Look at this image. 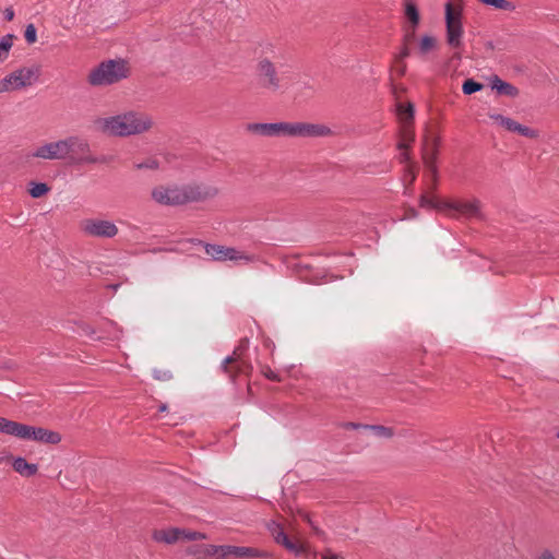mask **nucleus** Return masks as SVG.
I'll return each mask as SVG.
<instances>
[{"label":"nucleus","instance_id":"nucleus-32","mask_svg":"<svg viewBox=\"0 0 559 559\" xmlns=\"http://www.w3.org/2000/svg\"><path fill=\"white\" fill-rule=\"evenodd\" d=\"M181 539L185 540H201L207 538L206 534L195 531L181 530Z\"/></svg>","mask_w":559,"mask_h":559},{"label":"nucleus","instance_id":"nucleus-21","mask_svg":"<svg viewBox=\"0 0 559 559\" xmlns=\"http://www.w3.org/2000/svg\"><path fill=\"white\" fill-rule=\"evenodd\" d=\"M438 145L439 142L437 138L426 140L423 147V160L425 165L429 164V162L436 163Z\"/></svg>","mask_w":559,"mask_h":559},{"label":"nucleus","instance_id":"nucleus-7","mask_svg":"<svg viewBox=\"0 0 559 559\" xmlns=\"http://www.w3.org/2000/svg\"><path fill=\"white\" fill-rule=\"evenodd\" d=\"M445 41L452 49L463 45V4L461 0H448L444 4Z\"/></svg>","mask_w":559,"mask_h":559},{"label":"nucleus","instance_id":"nucleus-34","mask_svg":"<svg viewBox=\"0 0 559 559\" xmlns=\"http://www.w3.org/2000/svg\"><path fill=\"white\" fill-rule=\"evenodd\" d=\"M262 373L269 380L276 382H280L282 380L281 377L267 366L262 368Z\"/></svg>","mask_w":559,"mask_h":559},{"label":"nucleus","instance_id":"nucleus-17","mask_svg":"<svg viewBox=\"0 0 559 559\" xmlns=\"http://www.w3.org/2000/svg\"><path fill=\"white\" fill-rule=\"evenodd\" d=\"M489 118L508 131L518 132L521 135L531 139H536L538 136V131L522 126L521 123L516 122L515 120L509 117H504L500 114H489Z\"/></svg>","mask_w":559,"mask_h":559},{"label":"nucleus","instance_id":"nucleus-23","mask_svg":"<svg viewBox=\"0 0 559 559\" xmlns=\"http://www.w3.org/2000/svg\"><path fill=\"white\" fill-rule=\"evenodd\" d=\"M448 199H439L435 195H421L420 198V206L426 209H435L442 213H445L447 207H443V204H447Z\"/></svg>","mask_w":559,"mask_h":559},{"label":"nucleus","instance_id":"nucleus-27","mask_svg":"<svg viewBox=\"0 0 559 559\" xmlns=\"http://www.w3.org/2000/svg\"><path fill=\"white\" fill-rule=\"evenodd\" d=\"M50 188L44 182H31L28 193L32 198H41L49 192Z\"/></svg>","mask_w":559,"mask_h":559},{"label":"nucleus","instance_id":"nucleus-33","mask_svg":"<svg viewBox=\"0 0 559 559\" xmlns=\"http://www.w3.org/2000/svg\"><path fill=\"white\" fill-rule=\"evenodd\" d=\"M24 37L28 44H34L37 40L36 27L33 24L26 26Z\"/></svg>","mask_w":559,"mask_h":559},{"label":"nucleus","instance_id":"nucleus-4","mask_svg":"<svg viewBox=\"0 0 559 559\" xmlns=\"http://www.w3.org/2000/svg\"><path fill=\"white\" fill-rule=\"evenodd\" d=\"M130 73L131 69L127 60L121 58L109 59L90 71L87 83L94 87H105L129 78Z\"/></svg>","mask_w":559,"mask_h":559},{"label":"nucleus","instance_id":"nucleus-47","mask_svg":"<svg viewBox=\"0 0 559 559\" xmlns=\"http://www.w3.org/2000/svg\"><path fill=\"white\" fill-rule=\"evenodd\" d=\"M167 408V406L165 404L160 405L159 406V412H165Z\"/></svg>","mask_w":559,"mask_h":559},{"label":"nucleus","instance_id":"nucleus-20","mask_svg":"<svg viewBox=\"0 0 559 559\" xmlns=\"http://www.w3.org/2000/svg\"><path fill=\"white\" fill-rule=\"evenodd\" d=\"M397 118L400 121V128H413L414 120V106L411 103L406 105L399 103L396 105Z\"/></svg>","mask_w":559,"mask_h":559},{"label":"nucleus","instance_id":"nucleus-49","mask_svg":"<svg viewBox=\"0 0 559 559\" xmlns=\"http://www.w3.org/2000/svg\"><path fill=\"white\" fill-rule=\"evenodd\" d=\"M557 438L559 439V431L557 432Z\"/></svg>","mask_w":559,"mask_h":559},{"label":"nucleus","instance_id":"nucleus-1","mask_svg":"<svg viewBox=\"0 0 559 559\" xmlns=\"http://www.w3.org/2000/svg\"><path fill=\"white\" fill-rule=\"evenodd\" d=\"M31 156L45 160H69L72 164H98L104 162L103 158L92 153L88 141L79 135L44 142L32 151Z\"/></svg>","mask_w":559,"mask_h":559},{"label":"nucleus","instance_id":"nucleus-14","mask_svg":"<svg viewBox=\"0 0 559 559\" xmlns=\"http://www.w3.org/2000/svg\"><path fill=\"white\" fill-rule=\"evenodd\" d=\"M443 207H447L445 214L451 217L472 218L480 216V204L477 200H448Z\"/></svg>","mask_w":559,"mask_h":559},{"label":"nucleus","instance_id":"nucleus-37","mask_svg":"<svg viewBox=\"0 0 559 559\" xmlns=\"http://www.w3.org/2000/svg\"><path fill=\"white\" fill-rule=\"evenodd\" d=\"M154 378L162 381L171 379V373L167 370H154Z\"/></svg>","mask_w":559,"mask_h":559},{"label":"nucleus","instance_id":"nucleus-19","mask_svg":"<svg viewBox=\"0 0 559 559\" xmlns=\"http://www.w3.org/2000/svg\"><path fill=\"white\" fill-rule=\"evenodd\" d=\"M8 459L12 460L13 469L23 477L34 476L38 472L37 464L28 463L22 456H17V457L8 456Z\"/></svg>","mask_w":559,"mask_h":559},{"label":"nucleus","instance_id":"nucleus-11","mask_svg":"<svg viewBox=\"0 0 559 559\" xmlns=\"http://www.w3.org/2000/svg\"><path fill=\"white\" fill-rule=\"evenodd\" d=\"M205 253L210 255L213 260L224 262V261H234V262H252L253 257L237 250L234 247H226L222 245H212L206 243L204 246Z\"/></svg>","mask_w":559,"mask_h":559},{"label":"nucleus","instance_id":"nucleus-28","mask_svg":"<svg viewBox=\"0 0 559 559\" xmlns=\"http://www.w3.org/2000/svg\"><path fill=\"white\" fill-rule=\"evenodd\" d=\"M484 4L491 5L497 10L513 11L515 5L508 0H479Z\"/></svg>","mask_w":559,"mask_h":559},{"label":"nucleus","instance_id":"nucleus-41","mask_svg":"<svg viewBox=\"0 0 559 559\" xmlns=\"http://www.w3.org/2000/svg\"><path fill=\"white\" fill-rule=\"evenodd\" d=\"M537 559H556V557L550 550L546 549L537 557Z\"/></svg>","mask_w":559,"mask_h":559},{"label":"nucleus","instance_id":"nucleus-26","mask_svg":"<svg viewBox=\"0 0 559 559\" xmlns=\"http://www.w3.org/2000/svg\"><path fill=\"white\" fill-rule=\"evenodd\" d=\"M13 38L14 36L11 34H8L3 36L0 40V62H3L8 57L10 49L13 45Z\"/></svg>","mask_w":559,"mask_h":559},{"label":"nucleus","instance_id":"nucleus-9","mask_svg":"<svg viewBox=\"0 0 559 559\" xmlns=\"http://www.w3.org/2000/svg\"><path fill=\"white\" fill-rule=\"evenodd\" d=\"M152 200L162 206H180L186 204L183 185H158L151 191Z\"/></svg>","mask_w":559,"mask_h":559},{"label":"nucleus","instance_id":"nucleus-39","mask_svg":"<svg viewBox=\"0 0 559 559\" xmlns=\"http://www.w3.org/2000/svg\"><path fill=\"white\" fill-rule=\"evenodd\" d=\"M415 28L416 27L413 26L412 29H408V31L405 32L404 37H403V44L408 45L409 43H412L414 40V38H415Z\"/></svg>","mask_w":559,"mask_h":559},{"label":"nucleus","instance_id":"nucleus-36","mask_svg":"<svg viewBox=\"0 0 559 559\" xmlns=\"http://www.w3.org/2000/svg\"><path fill=\"white\" fill-rule=\"evenodd\" d=\"M409 55H411V50L408 48V45L403 44V47L401 48L400 52L395 57L396 62L402 63V61L405 58L409 57Z\"/></svg>","mask_w":559,"mask_h":559},{"label":"nucleus","instance_id":"nucleus-12","mask_svg":"<svg viewBox=\"0 0 559 559\" xmlns=\"http://www.w3.org/2000/svg\"><path fill=\"white\" fill-rule=\"evenodd\" d=\"M267 530L276 544L282 545L285 549H287L295 556H300L307 552L306 545L299 540L290 539L284 532V527L282 526L281 523L276 521H271L267 523Z\"/></svg>","mask_w":559,"mask_h":559},{"label":"nucleus","instance_id":"nucleus-31","mask_svg":"<svg viewBox=\"0 0 559 559\" xmlns=\"http://www.w3.org/2000/svg\"><path fill=\"white\" fill-rule=\"evenodd\" d=\"M364 427L372 430L378 437L390 438L393 436V430L385 426H364Z\"/></svg>","mask_w":559,"mask_h":559},{"label":"nucleus","instance_id":"nucleus-30","mask_svg":"<svg viewBox=\"0 0 559 559\" xmlns=\"http://www.w3.org/2000/svg\"><path fill=\"white\" fill-rule=\"evenodd\" d=\"M481 88H483V85L472 79L466 80L462 86L463 93L466 95L476 93V92L480 91Z\"/></svg>","mask_w":559,"mask_h":559},{"label":"nucleus","instance_id":"nucleus-15","mask_svg":"<svg viewBox=\"0 0 559 559\" xmlns=\"http://www.w3.org/2000/svg\"><path fill=\"white\" fill-rule=\"evenodd\" d=\"M258 76L261 85L271 92H276L281 87V81L277 75L275 64L269 59H261L257 66Z\"/></svg>","mask_w":559,"mask_h":559},{"label":"nucleus","instance_id":"nucleus-22","mask_svg":"<svg viewBox=\"0 0 559 559\" xmlns=\"http://www.w3.org/2000/svg\"><path fill=\"white\" fill-rule=\"evenodd\" d=\"M491 87L496 90L499 94L515 97L519 95V90L512 84L502 81L498 76H493L491 80Z\"/></svg>","mask_w":559,"mask_h":559},{"label":"nucleus","instance_id":"nucleus-16","mask_svg":"<svg viewBox=\"0 0 559 559\" xmlns=\"http://www.w3.org/2000/svg\"><path fill=\"white\" fill-rule=\"evenodd\" d=\"M246 348V344L238 346L230 356L226 357L223 361V369L231 378L238 373H245L250 369L249 362L242 359V353Z\"/></svg>","mask_w":559,"mask_h":559},{"label":"nucleus","instance_id":"nucleus-8","mask_svg":"<svg viewBox=\"0 0 559 559\" xmlns=\"http://www.w3.org/2000/svg\"><path fill=\"white\" fill-rule=\"evenodd\" d=\"M38 67H23L0 80V93H11L33 85L39 78Z\"/></svg>","mask_w":559,"mask_h":559},{"label":"nucleus","instance_id":"nucleus-5","mask_svg":"<svg viewBox=\"0 0 559 559\" xmlns=\"http://www.w3.org/2000/svg\"><path fill=\"white\" fill-rule=\"evenodd\" d=\"M0 432L22 440H32L47 444H57L61 441V436L56 431L9 420L4 417H0Z\"/></svg>","mask_w":559,"mask_h":559},{"label":"nucleus","instance_id":"nucleus-44","mask_svg":"<svg viewBox=\"0 0 559 559\" xmlns=\"http://www.w3.org/2000/svg\"><path fill=\"white\" fill-rule=\"evenodd\" d=\"M322 559H344L337 555L332 554L330 550L322 554Z\"/></svg>","mask_w":559,"mask_h":559},{"label":"nucleus","instance_id":"nucleus-43","mask_svg":"<svg viewBox=\"0 0 559 559\" xmlns=\"http://www.w3.org/2000/svg\"><path fill=\"white\" fill-rule=\"evenodd\" d=\"M4 17L7 21H12L14 19V11L12 8H7L4 10Z\"/></svg>","mask_w":559,"mask_h":559},{"label":"nucleus","instance_id":"nucleus-18","mask_svg":"<svg viewBox=\"0 0 559 559\" xmlns=\"http://www.w3.org/2000/svg\"><path fill=\"white\" fill-rule=\"evenodd\" d=\"M181 528L170 527L165 530H157L153 533V539L158 543H165L168 545L175 544L181 540Z\"/></svg>","mask_w":559,"mask_h":559},{"label":"nucleus","instance_id":"nucleus-48","mask_svg":"<svg viewBox=\"0 0 559 559\" xmlns=\"http://www.w3.org/2000/svg\"><path fill=\"white\" fill-rule=\"evenodd\" d=\"M305 520H307L308 522H310L309 518L307 514L304 515Z\"/></svg>","mask_w":559,"mask_h":559},{"label":"nucleus","instance_id":"nucleus-6","mask_svg":"<svg viewBox=\"0 0 559 559\" xmlns=\"http://www.w3.org/2000/svg\"><path fill=\"white\" fill-rule=\"evenodd\" d=\"M199 559H257L270 558L271 554L253 547L231 545H202L198 551H192Z\"/></svg>","mask_w":559,"mask_h":559},{"label":"nucleus","instance_id":"nucleus-35","mask_svg":"<svg viewBox=\"0 0 559 559\" xmlns=\"http://www.w3.org/2000/svg\"><path fill=\"white\" fill-rule=\"evenodd\" d=\"M416 169L413 164L407 165L405 168V180L407 179L409 181V185H412L416 180Z\"/></svg>","mask_w":559,"mask_h":559},{"label":"nucleus","instance_id":"nucleus-2","mask_svg":"<svg viewBox=\"0 0 559 559\" xmlns=\"http://www.w3.org/2000/svg\"><path fill=\"white\" fill-rule=\"evenodd\" d=\"M153 126V117L140 110H127L94 120V127L98 132L116 138L140 135L148 132Z\"/></svg>","mask_w":559,"mask_h":559},{"label":"nucleus","instance_id":"nucleus-42","mask_svg":"<svg viewBox=\"0 0 559 559\" xmlns=\"http://www.w3.org/2000/svg\"><path fill=\"white\" fill-rule=\"evenodd\" d=\"M400 160H401V163H406L407 165L412 164L411 156L406 151L401 153Z\"/></svg>","mask_w":559,"mask_h":559},{"label":"nucleus","instance_id":"nucleus-40","mask_svg":"<svg viewBox=\"0 0 559 559\" xmlns=\"http://www.w3.org/2000/svg\"><path fill=\"white\" fill-rule=\"evenodd\" d=\"M425 166L431 173L433 181H436L437 180V175H438L436 163H432V162L430 163L429 162V164H427Z\"/></svg>","mask_w":559,"mask_h":559},{"label":"nucleus","instance_id":"nucleus-45","mask_svg":"<svg viewBox=\"0 0 559 559\" xmlns=\"http://www.w3.org/2000/svg\"><path fill=\"white\" fill-rule=\"evenodd\" d=\"M345 427L348 428V429H357V428H359L361 426L359 424L348 423V424H346Z\"/></svg>","mask_w":559,"mask_h":559},{"label":"nucleus","instance_id":"nucleus-13","mask_svg":"<svg viewBox=\"0 0 559 559\" xmlns=\"http://www.w3.org/2000/svg\"><path fill=\"white\" fill-rule=\"evenodd\" d=\"M183 188L186 204L210 201L219 194L218 187L211 183L183 185Z\"/></svg>","mask_w":559,"mask_h":559},{"label":"nucleus","instance_id":"nucleus-10","mask_svg":"<svg viewBox=\"0 0 559 559\" xmlns=\"http://www.w3.org/2000/svg\"><path fill=\"white\" fill-rule=\"evenodd\" d=\"M80 229L84 235L96 238H114L119 231L114 222L98 217L82 219Z\"/></svg>","mask_w":559,"mask_h":559},{"label":"nucleus","instance_id":"nucleus-38","mask_svg":"<svg viewBox=\"0 0 559 559\" xmlns=\"http://www.w3.org/2000/svg\"><path fill=\"white\" fill-rule=\"evenodd\" d=\"M157 167H158V163L154 159H148L144 163H140L136 165L138 169H142V168L156 169Z\"/></svg>","mask_w":559,"mask_h":559},{"label":"nucleus","instance_id":"nucleus-46","mask_svg":"<svg viewBox=\"0 0 559 559\" xmlns=\"http://www.w3.org/2000/svg\"><path fill=\"white\" fill-rule=\"evenodd\" d=\"M405 69H406V66L404 63H402L401 67L399 68V72L401 75H403L405 73Z\"/></svg>","mask_w":559,"mask_h":559},{"label":"nucleus","instance_id":"nucleus-3","mask_svg":"<svg viewBox=\"0 0 559 559\" xmlns=\"http://www.w3.org/2000/svg\"><path fill=\"white\" fill-rule=\"evenodd\" d=\"M247 129L267 138H324L332 134L328 126L311 122L250 123Z\"/></svg>","mask_w":559,"mask_h":559},{"label":"nucleus","instance_id":"nucleus-25","mask_svg":"<svg viewBox=\"0 0 559 559\" xmlns=\"http://www.w3.org/2000/svg\"><path fill=\"white\" fill-rule=\"evenodd\" d=\"M415 135L413 128H400L399 150H408L414 142Z\"/></svg>","mask_w":559,"mask_h":559},{"label":"nucleus","instance_id":"nucleus-29","mask_svg":"<svg viewBox=\"0 0 559 559\" xmlns=\"http://www.w3.org/2000/svg\"><path fill=\"white\" fill-rule=\"evenodd\" d=\"M405 15L409 20V22H412L413 26L417 27V25L419 24L420 17H419V12L414 3H412V2L405 3Z\"/></svg>","mask_w":559,"mask_h":559},{"label":"nucleus","instance_id":"nucleus-24","mask_svg":"<svg viewBox=\"0 0 559 559\" xmlns=\"http://www.w3.org/2000/svg\"><path fill=\"white\" fill-rule=\"evenodd\" d=\"M438 46L437 38L430 35H424L418 44V53L420 57L427 56L429 52L435 50Z\"/></svg>","mask_w":559,"mask_h":559}]
</instances>
